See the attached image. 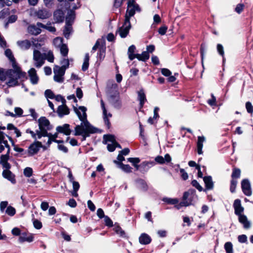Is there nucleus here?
Listing matches in <instances>:
<instances>
[{
	"instance_id": "47",
	"label": "nucleus",
	"mask_w": 253,
	"mask_h": 253,
	"mask_svg": "<svg viewBox=\"0 0 253 253\" xmlns=\"http://www.w3.org/2000/svg\"><path fill=\"white\" fill-rule=\"evenodd\" d=\"M33 173L32 169L29 167L25 168L24 170V174L25 176L30 177L32 176Z\"/></svg>"
},
{
	"instance_id": "44",
	"label": "nucleus",
	"mask_w": 253,
	"mask_h": 253,
	"mask_svg": "<svg viewBox=\"0 0 253 253\" xmlns=\"http://www.w3.org/2000/svg\"><path fill=\"white\" fill-rule=\"evenodd\" d=\"M6 213L10 215V216H13L16 212L15 209L11 207V206H8L5 211Z\"/></svg>"
},
{
	"instance_id": "49",
	"label": "nucleus",
	"mask_w": 253,
	"mask_h": 253,
	"mask_svg": "<svg viewBox=\"0 0 253 253\" xmlns=\"http://www.w3.org/2000/svg\"><path fill=\"white\" fill-rule=\"evenodd\" d=\"M14 112L15 114H14V115H15V117H21L23 113V110L20 107H15L14 108Z\"/></svg>"
},
{
	"instance_id": "59",
	"label": "nucleus",
	"mask_w": 253,
	"mask_h": 253,
	"mask_svg": "<svg viewBox=\"0 0 253 253\" xmlns=\"http://www.w3.org/2000/svg\"><path fill=\"white\" fill-rule=\"evenodd\" d=\"M238 239L240 243H246L247 241V237L245 235H239L238 237Z\"/></svg>"
},
{
	"instance_id": "46",
	"label": "nucleus",
	"mask_w": 253,
	"mask_h": 253,
	"mask_svg": "<svg viewBox=\"0 0 253 253\" xmlns=\"http://www.w3.org/2000/svg\"><path fill=\"white\" fill-rule=\"evenodd\" d=\"M163 201L168 204L171 205L176 204L178 202V201L177 199H171L168 198H164Z\"/></svg>"
},
{
	"instance_id": "36",
	"label": "nucleus",
	"mask_w": 253,
	"mask_h": 253,
	"mask_svg": "<svg viewBox=\"0 0 253 253\" xmlns=\"http://www.w3.org/2000/svg\"><path fill=\"white\" fill-rule=\"evenodd\" d=\"M72 31V27L70 23H66V25L63 30V34L65 38H68Z\"/></svg>"
},
{
	"instance_id": "62",
	"label": "nucleus",
	"mask_w": 253,
	"mask_h": 253,
	"mask_svg": "<svg viewBox=\"0 0 253 253\" xmlns=\"http://www.w3.org/2000/svg\"><path fill=\"white\" fill-rule=\"evenodd\" d=\"M180 172L181 173V177L183 180H186L188 177L187 173L183 169H180Z\"/></svg>"
},
{
	"instance_id": "54",
	"label": "nucleus",
	"mask_w": 253,
	"mask_h": 253,
	"mask_svg": "<svg viewBox=\"0 0 253 253\" xmlns=\"http://www.w3.org/2000/svg\"><path fill=\"white\" fill-rule=\"evenodd\" d=\"M244 8V5L242 3H239L237 5L235 8V11L240 14L243 10Z\"/></svg>"
},
{
	"instance_id": "22",
	"label": "nucleus",
	"mask_w": 253,
	"mask_h": 253,
	"mask_svg": "<svg viewBox=\"0 0 253 253\" xmlns=\"http://www.w3.org/2000/svg\"><path fill=\"white\" fill-rule=\"evenodd\" d=\"M69 127V125L64 124L62 126H57L56 127V130L58 132L63 133L66 135H69L71 132V130Z\"/></svg>"
},
{
	"instance_id": "10",
	"label": "nucleus",
	"mask_w": 253,
	"mask_h": 253,
	"mask_svg": "<svg viewBox=\"0 0 253 253\" xmlns=\"http://www.w3.org/2000/svg\"><path fill=\"white\" fill-rule=\"evenodd\" d=\"M42 147V144L41 142L36 141L31 144L28 148V154L30 156H33L37 154L40 148Z\"/></svg>"
},
{
	"instance_id": "6",
	"label": "nucleus",
	"mask_w": 253,
	"mask_h": 253,
	"mask_svg": "<svg viewBox=\"0 0 253 253\" xmlns=\"http://www.w3.org/2000/svg\"><path fill=\"white\" fill-rule=\"evenodd\" d=\"M136 11H140L138 5L135 3L133 0L128 1L127 9L125 15V20L128 19V21H130V18L134 15Z\"/></svg>"
},
{
	"instance_id": "38",
	"label": "nucleus",
	"mask_w": 253,
	"mask_h": 253,
	"mask_svg": "<svg viewBox=\"0 0 253 253\" xmlns=\"http://www.w3.org/2000/svg\"><path fill=\"white\" fill-rule=\"evenodd\" d=\"M75 12L73 10L70 11L68 12V15L66 17V23H70L71 22L73 21L75 18Z\"/></svg>"
},
{
	"instance_id": "4",
	"label": "nucleus",
	"mask_w": 253,
	"mask_h": 253,
	"mask_svg": "<svg viewBox=\"0 0 253 253\" xmlns=\"http://www.w3.org/2000/svg\"><path fill=\"white\" fill-rule=\"evenodd\" d=\"M5 55L11 62L12 68L14 69H16L17 72H18V77L19 78H26V73L22 72L20 67L18 66L11 50L9 49H6L5 51Z\"/></svg>"
},
{
	"instance_id": "2",
	"label": "nucleus",
	"mask_w": 253,
	"mask_h": 253,
	"mask_svg": "<svg viewBox=\"0 0 253 253\" xmlns=\"http://www.w3.org/2000/svg\"><path fill=\"white\" fill-rule=\"evenodd\" d=\"M26 78H19L18 72L16 69H10L4 71L2 69H0V80L1 81H7L6 84L9 87H12L18 84V79L24 80Z\"/></svg>"
},
{
	"instance_id": "26",
	"label": "nucleus",
	"mask_w": 253,
	"mask_h": 253,
	"mask_svg": "<svg viewBox=\"0 0 253 253\" xmlns=\"http://www.w3.org/2000/svg\"><path fill=\"white\" fill-rule=\"evenodd\" d=\"M37 25L41 27L42 28L48 30L49 32L51 33H55L56 31V29L54 27L51 25V23H47L46 25H44L42 23L38 22Z\"/></svg>"
},
{
	"instance_id": "14",
	"label": "nucleus",
	"mask_w": 253,
	"mask_h": 253,
	"mask_svg": "<svg viewBox=\"0 0 253 253\" xmlns=\"http://www.w3.org/2000/svg\"><path fill=\"white\" fill-rule=\"evenodd\" d=\"M233 208L234 209L235 214L237 216L243 214L244 208L241 205V201L239 199H236L234 201L233 203Z\"/></svg>"
},
{
	"instance_id": "3",
	"label": "nucleus",
	"mask_w": 253,
	"mask_h": 253,
	"mask_svg": "<svg viewBox=\"0 0 253 253\" xmlns=\"http://www.w3.org/2000/svg\"><path fill=\"white\" fill-rule=\"evenodd\" d=\"M39 130H37V138L40 139L47 135V130L50 129V123L45 117H41L38 121Z\"/></svg>"
},
{
	"instance_id": "29",
	"label": "nucleus",
	"mask_w": 253,
	"mask_h": 253,
	"mask_svg": "<svg viewBox=\"0 0 253 253\" xmlns=\"http://www.w3.org/2000/svg\"><path fill=\"white\" fill-rule=\"evenodd\" d=\"M189 196V193L188 192H185L184 193L183 196V201L181 202L179 205L177 206V208L179 209L180 207L181 206H188L190 205V202L187 201Z\"/></svg>"
},
{
	"instance_id": "27",
	"label": "nucleus",
	"mask_w": 253,
	"mask_h": 253,
	"mask_svg": "<svg viewBox=\"0 0 253 253\" xmlns=\"http://www.w3.org/2000/svg\"><path fill=\"white\" fill-rule=\"evenodd\" d=\"M20 243L24 242H31L33 241V236L32 235L27 236L25 233L21 234L18 240Z\"/></svg>"
},
{
	"instance_id": "37",
	"label": "nucleus",
	"mask_w": 253,
	"mask_h": 253,
	"mask_svg": "<svg viewBox=\"0 0 253 253\" xmlns=\"http://www.w3.org/2000/svg\"><path fill=\"white\" fill-rule=\"evenodd\" d=\"M89 56L88 53H86L84 60V63L82 65V70L84 71H86L89 65Z\"/></svg>"
},
{
	"instance_id": "61",
	"label": "nucleus",
	"mask_w": 253,
	"mask_h": 253,
	"mask_svg": "<svg viewBox=\"0 0 253 253\" xmlns=\"http://www.w3.org/2000/svg\"><path fill=\"white\" fill-rule=\"evenodd\" d=\"M167 29H168V28L167 26H162L159 29V31H158L159 33L161 35H164L167 32Z\"/></svg>"
},
{
	"instance_id": "13",
	"label": "nucleus",
	"mask_w": 253,
	"mask_h": 253,
	"mask_svg": "<svg viewBox=\"0 0 253 253\" xmlns=\"http://www.w3.org/2000/svg\"><path fill=\"white\" fill-rule=\"evenodd\" d=\"M241 185L243 193L246 195L250 196L252 195V192L249 181L248 179H244L242 181Z\"/></svg>"
},
{
	"instance_id": "30",
	"label": "nucleus",
	"mask_w": 253,
	"mask_h": 253,
	"mask_svg": "<svg viewBox=\"0 0 253 253\" xmlns=\"http://www.w3.org/2000/svg\"><path fill=\"white\" fill-rule=\"evenodd\" d=\"M114 162L119 165L120 168H121L123 171L126 172H130L132 171V168L128 165H124L122 163L118 162L117 161L115 160Z\"/></svg>"
},
{
	"instance_id": "51",
	"label": "nucleus",
	"mask_w": 253,
	"mask_h": 253,
	"mask_svg": "<svg viewBox=\"0 0 253 253\" xmlns=\"http://www.w3.org/2000/svg\"><path fill=\"white\" fill-rule=\"evenodd\" d=\"M237 183V180H236L235 179H232L231 180L230 190L232 193L235 192Z\"/></svg>"
},
{
	"instance_id": "19",
	"label": "nucleus",
	"mask_w": 253,
	"mask_h": 253,
	"mask_svg": "<svg viewBox=\"0 0 253 253\" xmlns=\"http://www.w3.org/2000/svg\"><path fill=\"white\" fill-rule=\"evenodd\" d=\"M7 149V153H9L10 148L7 141L4 140L3 134L0 132V153L3 151L4 148Z\"/></svg>"
},
{
	"instance_id": "18",
	"label": "nucleus",
	"mask_w": 253,
	"mask_h": 253,
	"mask_svg": "<svg viewBox=\"0 0 253 253\" xmlns=\"http://www.w3.org/2000/svg\"><path fill=\"white\" fill-rule=\"evenodd\" d=\"M2 175L3 178L7 179L12 183L14 184L16 183L15 175L10 170L3 169Z\"/></svg>"
},
{
	"instance_id": "24",
	"label": "nucleus",
	"mask_w": 253,
	"mask_h": 253,
	"mask_svg": "<svg viewBox=\"0 0 253 253\" xmlns=\"http://www.w3.org/2000/svg\"><path fill=\"white\" fill-rule=\"evenodd\" d=\"M155 161L160 164H163L165 163H169L171 161V159L170 155L167 154L165 155V157L163 158L162 156H158L155 158Z\"/></svg>"
},
{
	"instance_id": "39",
	"label": "nucleus",
	"mask_w": 253,
	"mask_h": 253,
	"mask_svg": "<svg viewBox=\"0 0 253 253\" xmlns=\"http://www.w3.org/2000/svg\"><path fill=\"white\" fill-rule=\"evenodd\" d=\"M224 249L226 253H233V245L231 242H226L224 245Z\"/></svg>"
},
{
	"instance_id": "64",
	"label": "nucleus",
	"mask_w": 253,
	"mask_h": 253,
	"mask_svg": "<svg viewBox=\"0 0 253 253\" xmlns=\"http://www.w3.org/2000/svg\"><path fill=\"white\" fill-rule=\"evenodd\" d=\"M104 221L105 222V224L108 226H112L113 222L111 219L109 218L108 216H104Z\"/></svg>"
},
{
	"instance_id": "60",
	"label": "nucleus",
	"mask_w": 253,
	"mask_h": 253,
	"mask_svg": "<svg viewBox=\"0 0 253 253\" xmlns=\"http://www.w3.org/2000/svg\"><path fill=\"white\" fill-rule=\"evenodd\" d=\"M138 183L140 185V188L142 189V190L144 191L147 190V185L143 180H139Z\"/></svg>"
},
{
	"instance_id": "48",
	"label": "nucleus",
	"mask_w": 253,
	"mask_h": 253,
	"mask_svg": "<svg viewBox=\"0 0 253 253\" xmlns=\"http://www.w3.org/2000/svg\"><path fill=\"white\" fill-rule=\"evenodd\" d=\"M241 171L239 169H234L232 174V179L239 178L240 176Z\"/></svg>"
},
{
	"instance_id": "8",
	"label": "nucleus",
	"mask_w": 253,
	"mask_h": 253,
	"mask_svg": "<svg viewBox=\"0 0 253 253\" xmlns=\"http://www.w3.org/2000/svg\"><path fill=\"white\" fill-rule=\"evenodd\" d=\"M128 162L131 163L132 165L136 168V170H140L142 171V169H145L146 167L149 168L150 165L153 164L152 162H144L142 163L140 165L138 164L140 162V160L138 158H129L127 159Z\"/></svg>"
},
{
	"instance_id": "20",
	"label": "nucleus",
	"mask_w": 253,
	"mask_h": 253,
	"mask_svg": "<svg viewBox=\"0 0 253 253\" xmlns=\"http://www.w3.org/2000/svg\"><path fill=\"white\" fill-rule=\"evenodd\" d=\"M238 216V220L240 223L243 224V227L245 229H249L251 227V222L248 220L246 215L243 214L239 215Z\"/></svg>"
},
{
	"instance_id": "40",
	"label": "nucleus",
	"mask_w": 253,
	"mask_h": 253,
	"mask_svg": "<svg viewBox=\"0 0 253 253\" xmlns=\"http://www.w3.org/2000/svg\"><path fill=\"white\" fill-rule=\"evenodd\" d=\"M53 44L57 47H60L63 45V39L59 37L55 38L53 41Z\"/></svg>"
},
{
	"instance_id": "57",
	"label": "nucleus",
	"mask_w": 253,
	"mask_h": 253,
	"mask_svg": "<svg viewBox=\"0 0 253 253\" xmlns=\"http://www.w3.org/2000/svg\"><path fill=\"white\" fill-rule=\"evenodd\" d=\"M161 73L164 76L166 77H169L171 75V72L169 69L166 68L162 69Z\"/></svg>"
},
{
	"instance_id": "45",
	"label": "nucleus",
	"mask_w": 253,
	"mask_h": 253,
	"mask_svg": "<svg viewBox=\"0 0 253 253\" xmlns=\"http://www.w3.org/2000/svg\"><path fill=\"white\" fill-rule=\"evenodd\" d=\"M44 95L46 98L54 99V94L50 89H46L44 92Z\"/></svg>"
},
{
	"instance_id": "55",
	"label": "nucleus",
	"mask_w": 253,
	"mask_h": 253,
	"mask_svg": "<svg viewBox=\"0 0 253 253\" xmlns=\"http://www.w3.org/2000/svg\"><path fill=\"white\" fill-rule=\"evenodd\" d=\"M246 108L248 113H252L253 112V106L251 103L247 102L246 104Z\"/></svg>"
},
{
	"instance_id": "15",
	"label": "nucleus",
	"mask_w": 253,
	"mask_h": 253,
	"mask_svg": "<svg viewBox=\"0 0 253 253\" xmlns=\"http://www.w3.org/2000/svg\"><path fill=\"white\" fill-rule=\"evenodd\" d=\"M41 28H42L39 26L37 23L36 25L32 24L28 27L27 31L28 33L31 35L37 36L41 33L42 30Z\"/></svg>"
},
{
	"instance_id": "32",
	"label": "nucleus",
	"mask_w": 253,
	"mask_h": 253,
	"mask_svg": "<svg viewBox=\"0 0 253 253\" xmlns=\"http://www.w3.org/2000/svg\"><path fill=\"white\" fill-rule=\"evenodd\" d=\"M204 181L207 189L210 190L213 188V183L211 176H205L204 177Z\"/></svg>"
},
{
	"instance_id": "23",
	"label": "nucleus",
	"mask_w": 253,
	"mask_h": 253,
	"mask_svg": "<svg viewBox=\"0 0 253 253\" xmlns=\"http://www.w3.org/2000/svg\"><path fill=\"white\" fill-rule=\"evenodd\" d=\"M101 108L103 110L104 121L105 124L109 127L110 125V123L109 121L108 117H111L112 116V115L110 113L107 114V110L105 107V104L102 100H101Z\"/></svg>"
},
{
	"instance_id": "42",
	"label": "nucleus",
	"mask_w": 253,
	"mask_h": 253,
	"mask_svg": "<svg viewBox=\"0 0 253 253\" xmlns=\"http://www.w3.org/2000/svg\"><path fill=\"white\" fill-rule=\"evenodd\" d=\"M59 48L61 54L64 56H67L68 53V48L66 44H63Z\"/></svg>"
},
{
	"instance_id": "9",
	"label": "nucleus",
	"mask_w": 253,
	"mask_h": 253,
	"mask_svg": "<svg viewBox=\"0 0 253 253\" xmlns=\"http://www.w3.org/2000/svg\"><path fill=\"white\" fill-rule=\"evenodd\" d=\"M130 27V21H128V19L125 20L124 25L116 31V34H119L122 38H124L128 35Z\"/></svg>"
},
{
	"instance_id": "63",
	"label": "nucleus",
	"mask_w": 253,
	"mask_h": 253,
	"mask_svg": "<svg viewBox=\"0 0 253 253\" xmlns=\"http://www.w3.org/2000/svg\"><path fill=\"white\" fill-rule=\"evenodd\" d=\"M33 224L34 227L38 229H41L42 227V223L38 220H34L33 222Z\"/></svg>"
},
{
	"instance_id": "56",
	"label": "nucleus",
	"mask_w": 253,
	"mask_h": 253,
	"mask_svg": "<svg viewBox=\"0 0 253 253\" xmlns=\"http://www.w3.org/2000/svg\"><path fill=\"white\" fill-rule=\"evenodd\" d=\"M8 159H9V153H7V152H6V154L5 155H2L1 156L0 164L7 162Z\"/></svg>"
},
{
	"instance_id": "35",
	"label": "nucleus",
	"mask_w": 253,
	"mask_h": 253,
	"mask_svg": "<svg viewBox=\"0 0 253 253\" xmlns=\"http://www.w3.org/2000/svg\"><path fill=\"white\" fill-rule=\"evenodd\" d=\"M46 136L48 137L47 144V146L49 147L52 141L55 142L56 140V138L58 137V133H55L54 134L47 133V135Z\"/></svg>"
},
{
	"instance_id": "50",
	"label": "nucleus",
	"mask_w": 253,
	"mask_h": 253,
	"mask_svg": "<svg viewBox=\"0 0 253 253\" xmlns=\"http://www.w3.org/2000/svg\"><path fill=\"white\" fill-rule=\"evenodd\" d=\"M217 50L219 54L221 55L223 58H224V49L223 47L221 44H217ZM223 61H224V58H223Z\"/></svg>"
},
{
	"instance_id": "1",
	"label": "nucleus",
	"mask_w": 253,
	"mask_h": 253,
	"mask_svg": "<svg viewBox=\"0 0 253 253\" xmlns=\"http://www.w3.org/2000/svg\"><path fill=\"white\" fill-rule=\"evenodd\" d=\"M74 110L81 121V124L76 126L75 127L74 135L76 136L81 135L83 137V140H85L90 133L95 132V128L87 120L86 108L85 107L80 106L79 108L74 107Z\"/></svg>"
},
{
	"instance_id": "41",
	"label": "nucleus",
	"mask_w": 253,
	"mask_h": 253,
	"mask_svg": "<svg viewBox=\"0 0 253 253\" xmlns=\"http://www.w3.org/2000/svg\"><path fill=\"white\" fill-rule=\"evenodd\" d=\"M44 56L45 59H47L50 62H53L54 56L53 53L51 51H49L46 54H44Z\"/></svg>"
},
{
	"instance_id": "34",
	"label": "nucleus",
	"mask_w": 253,
	"mask_h": 253,
	"mask_svg": "<svg viewBox=\"0 0 253 253\" xmlns=\"http://www.w3.org/2000/svg\"><path fill=\"white\" fill-rule=\"evenodd\" d=\"M136 58L142 61H145L149 58V54L147 51H143L141 54H137Z\"/></svg>"
},
{
	"instance_id": "28",
	"label": "nucleus",
	"mask_w": 253,
	"mask_h": 253,
	"mask_svg": "<svg viewBox=\"0 0 253 253\" xmlns=\"http://www.w3.org/2000/svg\"><path fill=\"white\" fill-rule=\"evenodd\" d=\"M139 242L141 244H148L150 243L151 240L149 235L143 233L141 235L139 238Z\"/></svg>"
},
{
	"instance_id": "5",
	"label": "nucleus",
	"mask_w": 253,
	"mask_h": 253,
	"mask_svg": "<svg viewBox=\"0 0 253 253\" xmlns=\"http://www.w3.org/2000/svg\"><path fill=\"white\" fill-rule=\"evenodd\" d=\"M33 60L34 66L40 68L44 64L45 57L38 49H33Z\"/></svg>"
},
{
	"instance_id": "21",
	"label": "nucleus",
	"mask_w": 253,
	"mask_h": 253,
	"mask_svg": "<svg viewBox=\"0 0 253 253\" xmlns=\"http://www.w3.org/2000/svg\"><path fill=\"white\" fill-rule=\"evenodd\" d=\"M57 112L60 117H62L64 115H68L70 111L67 106L63 104V105L58 106Z\"/></svg>"
},
{
	"instance_id": "25",
	"label": "nucleus",
	"mask_w": 253,
	"mask_h": 253,
	"mask_svg": "<svg viewBox=\"0 0 253 253\" xmlns=\"http://www.w3.org/2000/svg\"><path fill=\"white\" fill-rule=\"evenodd\" d=\"M54 18L57 22H62L64 20V13L61 10H57L54 13Z\"/></svg>"
},
{
	"instance_id": "31",
	"label": "nucleus",
	"mask_w": 253,
	"mask_h": 253,
	"mask_svg": "<svg viewBox=\"0 0 253 253\" xmlns=\"http://www.w3.org/2000/svg\"><path fill=\"white\" fill-rule=\"evenodd\" d=\"M135 49V46L134 45H131L128 47L127 54L128 58L130 60H132L136 57L137 54H134Z\"/></svg>"
},
{
	"instance_id": "33",
	"label": "nucleus",
	"mask_w": 253,
	"mask_h": 253,
	"mask_svg": "<svg viewBox=\"0 0 253 253\" xmlns=\"http://www.w3.org/2000/svg\"><path fill=\"white\" fill-rule=\"evenodd\" d=\"M138 98L140 102V108H142L146 100L145 94L143 90H140L138 92Z\"/></svg>"
},
{
	"instance_id": "58",
	"label": "nucleus",
	"mask_w": 253,
	"mask_h": 253,
	"mask_svg": "<svg viewBox=\"0 0 253 253\" xmlns=\"http://www.w3.org/2000/svg\"><path fill=\"white\" fill-rule=\"evenodd\" d=\"M61 64H62L61 67H64L65 70L68 68L69 65V61L68 59H63L61 62Z\"/></svg>"
},
{
	"instance_id": "43",
	"label": "nucleus",
	"mask_w": 253,
	"mask_h": 253,
	"mask_svg": "<svg viewBox=\"0 0 253 253\" xmlns=\"http://www.w3.org/2000/svg\"><path fill=\"white\" fill-rule=\"evenodd\" d=\"M32 45H33L34 49H38L41 47L42 45L39 43V41L37 39L32 38L31 39Z\"/></svg>"
},
{
	"instance_id": "11",
	"label": "nucleus",
	"mask_w": 253,
	"mask_h": 253,
	"mask_svg": "<svg viewBox=\"0 0 253 253\" xmlns=\"http://www.w3.org/2000/svg\"><path fill=\"white\" fill-rule=\"evenodd\" d=\"M28 76L31 83L32 84H37L39 81V77L37 73V71L34 68H31L28 72Z\"/></svg>"
},
{
	"instance_id": "52",
	"label": "nucleus",
	"mask_w": 253,
	"mask_h": 253,
	"mask_svg": "<svg viewBox=\"0 0 253 253\" xmlns=\"http://www.w3.org/2000/svg\"><path fill=\"white\" fill-rule=\"evenodd\" d=\"M192 185L196 188L199 191H202L203 190L202 187L200 185V184L198 182V181L196 180H193L192 182Z\"/></svg>"
},
{
	"instance_id": "17",
	"label": "nucleus",
	"mask_w": 253,
	"mask_h": 253,
	"mask_svg": "<svg viewBox=\"0 0 253 253\" xmlns=\"http://www.w3.org/2000/svg\"><path fill=\"white\" fill-rule=\"evenodd\" d=\"M16 43L21 49L24 50H28L32 46L31 41L28 40L18 41Z\"/></svg>"
},
{
	"instance_id": "12",
	"label": "nucleus",
	"mask_w": 253,
	"mask_h": 253,
	"mask_svg": "<svg viewBox=\"0 0 253 253\" xmlns=\"http://www.w3.org/2000/svg\"><path fill=\"white\" fill-rule=\"evenodd\" d=\"M104 138L106 141L110 142V143H108L107 145V149L110 152H113L115 150V139L114 136L112 135H105Z\"/></svg>"
},
{
	"instance_id": "16",
	"label": "nucleus",
	"mask_w": 253,
	"mask_h": 253,
	"mask_svg": "<svg viewBox=\"0 0 253 253\" xmlns=\"http://www.w3.org/2000/svg\"><path fill=\"white\" fill-rule=\"evenodd\" d=\"M34 15L37 16L39 19H45L49 18L51 15V14L45 9H39L34 12Z\"/></svg>"
},
{
	"instance_id": "7",
	"label": "nucleus",
	"mask_w": 253,
	"mask_h": 253,
	"mask_svg": "<svg viewBox=\"0 0 253 253\" xmlns=\"http://www.w3.org/2000/svg\"><path fill=\"white\" fill-rule=\"evenodd\" d=\"M54 81L57 83H62L64 81L63 76L65 73L64 67H59L57 65L54 66L53 68Z\"/></svg>"
},
{
	"instance_id": "53",
	"label": "nucleus",
	"mask_w": 253,
	"mask_h": 253,
	"mask_svg": "<svg viewBox=\"0 0 253 253\" xmlns=\"http://www.w3.org/2000/svg\"><path fill=\"white\" fill-rule=\"evenodd\" d=\"M114 230L117 234L120 235L121 236H123L125 235L124 231L119 226L115 227Z\"/></svg>"
}]
</instances>
